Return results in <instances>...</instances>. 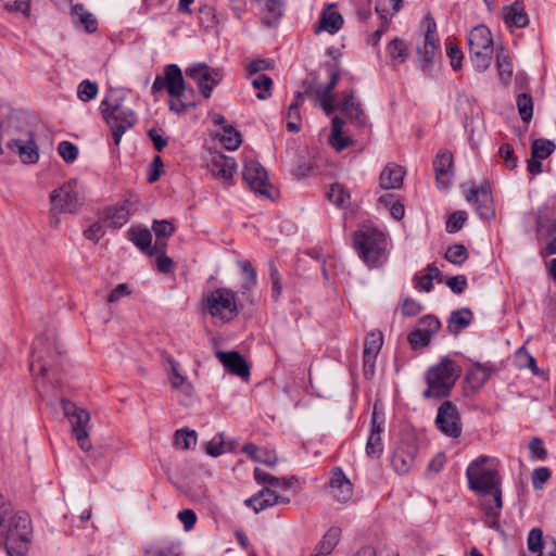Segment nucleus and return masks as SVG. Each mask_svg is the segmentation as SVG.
Instances as JSON below:
<instances>
[{
    "mask_svg": "<svg viewBox=\"0 0 556 556\" xmlns=\"http://www.w3.org/2000/svg\"><path fill=\"white\" fill-rule=\"evenodd\" d=\"M496 458L481 455L469 464L466 477L469 488L481 496V507L489 527L497 526L503 507L501 479Z\"/></svg>",
    "mask_w": 556,
    "mask_h": 556,
    "instance_id": "nucleus-1",
    "label": "nucleus"
},
{
    "mask_svg": "<svg viewBox=\"0 0 556 556\" xmlns=\"http://www.w3.org/2000/svg\"><path fill=\"white\" fill-rule=\"evenodd\" d=\"M31 535L28 514L14 511L0 494V542L3 541L8 556H25Z\"/></svg>",
    "mask_w": 556,
    "mask_h": 556,
    "instance_id": "nucleus-2",
    "label": "nucleus"
},
{
    "mask_svg": "<svg viewBox=\"0 0 556 556\" xmlns=\"http://www.w3.org/2000/svg\"><path fill=\"white\" fill-rule=\"evenodd\" d=\"M99 109L111 129L114 143L118 146L123 135L137 123V115L129 105L126 93L122 90L109 91Z\"/></svg>",
    "mask_w": 556,
    "mask_h": 556,
    "instance_id": "nucleus-3",
    "label": "nucleus"
},
{
    "mask_svg": "<svg viewBox=\"0 0 556 556\" xmlns=\"http://www.w3.org/2000/svg\"><path fill=\"white\" fill-rule=\"evenodd\" d=\"M166 89L172 100L169 109L176 113L185 112L189 106H194V102H187L185 91L187 90L182 72L176 64L166 65L164 75H157L152 84L151 91L155 96Z\"/></svg>",
    "mask_w": 556,
    "mask_h": 556,
    "instance_id": "nucleus-4",
    "label": "nucleus"
},
{
    "mask_svg": "<svg viewBox=\"0 0 556 556\" xmlns=\"http://www.w3.org/2000/svg\"><path fill=\"white\" fill-rule=\"evenodd\" d=\"M460 375L457 364L450 357H443L426 372L428 388L424 391L425 399H442L450 395Z\"/></svg>",
    "mask_w": 556,
    "mask_h": 556,
    "instance_id": "nucleus-5",
    "label": "nucleus"
},
{
    "mask_svg": "<svg viewBox=\"0 0 556 556\" xmlns=\"http://www.w3.org/2000/svg\"><path fill=\"white\" fill-rule=\"evenodd\" d=\"M354 247L368 266H376L386 251V236L377 228L363 226L354 235Z\"/></svg>",
    "mask_w": 556,
    "mask_h": 556,
    "instance_id": "nucleus-6",
    "label": "nucleus"
},
{
    "mask_svg": "<svg viewBox=\"0 0 556 556\" xmlns=\"http://www.w3.org/2000/svg\"><path fill=\"white\" fill-rule=\"evenodd\" d=\"M205 306L215 325H225L238 315L236 294L227 288H217L210 292Z\"/></svg>",
    "mask_w": 556,
    "mask_h": 556,
    "instance_id": "nucleus-7",
    "label": "nucleus"
},
{
    "mask_svg": "<svg viewBox=\"0 0 556 556\" xmlns=\"http://www.w3.org/2000/svg\"><path fill=\"white\" fill-rule=\"evenodd\" d=\"M470 58L478 72L489 68L492 60L493 39L490 29L484 25L473 27L468 35Z\"/></svg>",
    "mask_w": 556,
    "mask_h": 556,
    "instance_id": "nucleus-8",
    "label": "nucleus"
},
{
    "mask_svg": "<svg viewBox=\"0 0 556 556\" xmlns=\"http://www.w3.org/2000/svg\"><path fill=\"white\" fill-rule=\"evenodd\" d=\"M64 416L67 418L72 426V433L76 439L79 447L89 452L91 443L89 441V421L90 414L87 409L77 406L75 403L67 399L61 400Z\"/></svg>",
    "mask_w": 556,
    "mask_h": 556,
    "instance_id": "nucleus-9",
    "label": "nucleus"
},
{
    "mask_svg": "<svg viewBox=\"0 0 556 556\" xmlns=\"http://www.w3.org/2000/svg\"><path fill=\"white\" fill-rule=\"evenodd\" d=\"M35 137L31 125L18 113L10 114L0 122V144L7 142L8 148L17 143H27Z\"/></svg>",
    "mask_w": 556,
    "mask_h": 556,
    "instance_id": "nucleus-10",
    "label": "nucleus"
},
{
    "mask_svg": "<svg viewBox=\"0 0 556 556\" xmlns=\"http://www.w3.org/2000/svg\"><path fill=\"white\" fill-rule=\"evenodd\" d=\"M84 200L76 180L64 182L50 193V202L54 212L74 214L81 207Z\"/></svg>",
    "mask_w": 556,
    "mask_h": 556,
    "instance_id": "nucleus-11",
    "label": "nucleus"
},
{
    "mask_svg": "<svg viewBox=\"0 0 556 556\" xmlns=\"http://www.w3.org/2000/svg\"><path fill=\"white\" fill-rule=\"evenodd\" d=\"M185 73L197 84L205 99L211 98L213 89L223 79V72L219 68L208 66L206 63L191 64L186 68Z\"/></svg>",
    "mask_w": 556,
    "mask_h": 556,
    "instance_id": "nucleus-12",
    "label": "nucleus"
},
{
    "mask_svg": "<svg viewBox=\"0 0 556 556\" xmlns=\"http://www.w3.org/2000/svg\"><path fill=\"white\" fill-rule=\"evenodd\" d=\"M435 425L443 434L450 438L460 437L463 425L456 405L451 401L443 402L438 409Z\"/></svg>",
    "mask_w": 556,
    "mask_h": 556,
    "instance_id": "nucleus-13",
    "label": "nucleus"
},
{
    "mask_svg": "<svg viewBox=\"0 0 556 556\" xmlns=\"http://www.w3.org/2000/svg\"><path fill=\"white\" fill-rule=\"evenodd\" d=\"M466 200L477 206L476 211L481 218L491 219L494 217L493 198L488 181H484L479 187L472 182L466 194Z\"/></svg>",
    "mask_w": 556,
    "mask_h": 556,
    "instance_id": "nucleus-14",
    "label": "nucleus"
},
{
    "mask_svg": "<svg viewBox=\"0 0 556 556\" xmlns=\"http://www.w3.org/2000/svg\"><path fill=\"white\" fill-rule=\"evenodd\" d=\"M242 178L254 192L269 197L267 172L260 162L247 161L242 169Z\"/></svg>",
    "mask_w": 556,
    "mask_h": 556,
    "instance_id": "nucleus-15",
    "label": "nucleus"
},
{
    "mask_svg": "<svg viewBox=\"0 0 556 556\" xmlns=\"http://www.w3.org/2000/svg\"><path fill=\"white\" fill-rule=\"evenodd\" d=\"M236 168L237 163L233 157L220 153H211V157L207 161V169L215 178L220 179L225 185L232 184Z\"/></svg>",
    "mask_w": 556,
    "mask_h": 556,
    "instance_id": "nucleus-16",
    "label": "nucleus"
},
{
    "mask_svg": "<svg viewBox=\"0 0 556 556\" xmlns=\"http://www.w3.org/2000/svg\"><path fill=\"white\" fill-rule=\"evenodd\" d=\"M424 24L426 26L425 42L422 48H417V53L424 66H428L439 51L440 46L435 35L437 24L434 18L428 14L424 20Z\"/></svg>",
    "mask_w": 556,
    "mask_h": 556,
    "instance_id": "nucleus-17",
    "label": "nucleus"
},
{
    "mask_svg": "<svg viewBox=\"0 0 556 556\" xmlns=\"http://www.w3.org/2000/svg\"><path fill=\"white\" fill-rule=\"evenodd\" d=\"M383 336L381 332H371L367 336L364 343L363 363L366 377L375 372L376 358L382 348Z\"/></svg>",
    "mask_w": 556,
    "mask_h": 556,
    "instance_id": "nucleus-18",
    "label": "nucleus"
},
{
    "mask_svg": "<svg viewBox=\"0 0 556 556\" xmlns=\"http://www.w3.org/2000/svg\"><path fill=\"white\" fill-rule=\"evenodd\" d=\"M340 111L356 126L364 127L367 124V117L358 100L354 97V91L346 90L342 93L339 102Z\"/></svg>",
    "mask_w": 556,
    "mask_h": 556,
    "instance_id": "nucleus-19",
    "label": "nucleus"
},
{
    "mask_svg": "<svg viewBox=\"0 0 556 556\" xmlns=\"http://www.w3.org/2000/svg\"><path fill=\"white\" fill-rule=\"evenodd\" d=\"M215 356L228 372L236 375L242 379L249 378V365L239 352L216 351Z\"/></svg>",
    "mask_w": 556,
    "mask_h": 556,
    "instance_id": "nucleus-20",
    "label": "nucleus"
},
{
    "mask_svg": "<svg viewBox=\"0 0 556 556\" xmlns=\"http://www.w3.org/2000/svg\"><path fill=\"white\" fill-rule=\"evenodd\" d=\"M437 185L440 189H446L453 177V154L447 150H441L433 160Z\"/></svg>",
    "mask_w": 556,
    "mask_h": 556,
    "instance_id": "nucleus-21",
    "label": "nucleus"
},
{
    "mask_svg": "<svg viewBox=\"0 0 556 556\" xmlns=\"http://www.w3.org/2000/svg\"><path fill=\"white\" fill-rule=\"evenodd\" d=\"M130 240L134 242V244L143 253H146L149 256H152L159 251H163L166 249V241H155L154 245L152 247V235L149 229L147 228H131L129 230Z\"/></svg>",
    "mask_w": 556,
    "mask_h": 556,
    "instance_id": "nucleus-22",
    "label": "nucleus"
},
{
    "mask_svg": "<svg viewBox=\"0 0 556 556\" xmlns=\"http://www.w3.org/2000/svg\"><path fill=\"white\" fill-rule=\"evenodd\" d=\"M330 490L332 497L340 503H346L352 497V483L339 467L331 471Z\"/></svg>",
    "mask_w": 556,
    "mask_h": 556,
    "instance_id": "nucleus-23",
    "label": "nucleus"
},
{
    "mask_svg": "<svg viewBox=\"0 0 556 556\" xmlns=\"http://www.w3.org/2000/svg\"><path fill=\"white\" fill-rule=\"evenodd\" d=\"M383 432L382 422L377 421L376 409L371 416V430L366 444V452L370 457H380L383 452L381 433Z\"/></svg>",
    "mask_w": 556,
    "mask_h": 556,
    "instance_id": "nucleus-24",
    "label": "nucleus"
},
{
    "mask_svg": "<svg viewBox=\"0 0 556 556\" xmlns=\"http://www.w3.org/2000/svg\"><path fill=\"white\" fill-rule=\"evenodd\" d=\"M405 170L402 166L390 163L381 172L379 177V185L382 189H396L403 184Z\"/></svg>",
    "mask_w": 556,
    "mask_h": 556,
    "instance_id": "nucleus-25",
    "label": "nucleus"
},
{
    "mask_svg": "<svg viewBox=\"0 0 556 556\" xmlns=\"http://www.w3.org/2000/svg\"><path fill=\"white\" fill-rule=\"evenodd\" d=\"M244 504L252 507L255 513H260L267 507L279 504V495L269 488H263L258 493L244 501Z\"/></svg>",
    "mask_w": 556,
    "mask_h": 556,
    "instance_id": "nucleus-26",
    "label": "nucleus"
},
{
    "mask_svg": "<svg viewBox=\"0 0 556 556\" xmlns=\"http://www.w3.org/2000/svg\"><path fill=\"white\" fill-rule=\"evenodd\" d=\"M343 25L342 15L334 10V4H329L327 9L320 15L319 25L316 28V33L325 30L331 35L338 33Z\"/></svg>",
    "mask_w": 556,
    "mask_h": 556,
    "instance_id": "nucleus-27",
    "label": "nucleus"
},
{
    "mask_svg": "<svg viewBox=\"0 0 556 556\" xmlns=\"http://www.w3.org/2000/svg\"><path fill=\"white\" fill-rule=\"evenodd\" d=\"M473 319V314L470 308L464 307L451 313L447 320V330L452 334H458L462 330L467 328Z\"/></svg>",
    "mask_w": 556,
    "mask_h": 556,
    "instance_id": "nucleus-28",
    "label": "nucleus"
},
{
    "mask_svg": "<svg viewBox=\"0 0 556 556\" xmlns=\"http://www.w3.org/2000/svg\"><path fill=\"white\" fill-rule=\"evenodd\" d=\"M495 372L493 365L475 363L466 375V379L473 387H482Z\"/></svg>",
    "mask_w": 556,
    "mask_h": 556,
    "instance_id": "nucleus-29",
    "label": "nucleus"
},
{
    "mask_svg": "<svg viewBox=\"0 0 556 556\" xmlns=\"http://www.w3.org/2000/svg\"><path fill=\"white\" fill-rule=\"evenodd\" d=\"M46 338L38 337L33 343L31 349V361L29 364V369L33 374L38 370V374L45 375L48 370V365L45 362V346H46Z\"/></svg>",
    "mask_w": 556,
    "mask_h": 556,
    "instance_id": "nucleus-30",
    "label": "nucleus"
},
{
    "mask_svg": "<svg viewBox=\"0 0 556 556\" xmlns=\"http://www.w3.org/2000/svg\"><path fill=\"white\" fill-rule=\"evenodd\" d=\"M415 464V450L410 448H397L392 457V466L400 473H407Z\"/></svg>",
    "mask_w": 556,
    "mask_h": 556,
    "instance_id": "nucleus-31",
    "label": "nucleus"
},
{
    "mask_svg": "<svg viewBox=\"0 0 556 556\" xmlns=\"http://www.w3.org/2000/svg\"><path fill=\"white\" fill-rule=\"evenodd\" d=\"M13 153L17 154L21 162L24 164H35L39 160V149L35 141V137L30 138L27 143H17L13 148H8Z\"/></svg>",
    "mask_w": 556,
    "mask_h": 556,
    "instance_id": "nucleus-32",
    "label": "nucleus"
},
{
    "mask_svg": "<svg viewBox=\"0 0 556 556\" xmlns=\"http://www.w3.org/2000/svg\"><path fill=\"white\" fill-rule=\"evenodd\" d=\"M504 18L506 24L519 28L526 27L529 23L528 15L525 12L523 7L518 2L504 8Z\"/></svg>",
    "mask_w": 556,
    "mask_h": 556,
    "instance_id": "nucleus-33",
    "label": "nucleus"
},
{
    "mask_svg": "<svg viewBox=\"0 0 556 556\" xmlns=\"http://www.w3.org/2000/svg\"><path fill=\"white\" fill-rule=\"evenodd\" d=\"M387 54L393 65L402 64L409 54L408 46L404 40L395 38L388 45Z\"/></svg>",
    "mask_w": 556,
    "mask_h": 556,
    "instance_id": "nucleus-34",
    "label": "nucleus"
},
{
    "mask_svg": "<svg viewBox=\"0 0 556 556\" xmlns=\"http://www.w3.org/2000/svg\"><path fill=\"white\" fill-rule=\"evenodd\" d=\"M72 17L75 23L80 24L86 31L92 33L97 29V20L92 13L85 10L81 4H76L72 8Z\"/></svg>",
    "mask_w": 556,
    "mask_h": 556,
    "instance_id": "nucleus-35",
    "label": "nucleus"
},
{
    "mask_svg": "<svg viewBox=\"0 0 556 556\" xmlns=\"http://www.w3.org/2000/svg\"><path fill=\"white\" fill-rule=\"evenodd\" d=\"M129 202L125 201L109 211V223L113 228H121L124 226L130 216Z\"/></svg>",
    "mask_w": 556,
    "mask_h": 556,
    "instance_id": "nucleus-36",
    "label": "nucleus"
},
{
    "mask_svg": "<svg viewBox=\"0 0 556 556\" xmlns=\"http://www.w3.org/2000/svg\"><path fill=\"white\" fill-rule=\"evenodd\" d=\"M169 382L172 388L176 390L179 395L185 397L181 400V403L188 405L194 393L193 386L189 379L184 375L174 376L172 379H169Z\"/></svg>",
    "mask_w": 556,
    "mask_h": 556,
    "instance_id": "nucleus-37",
    "label": "nucleus"
},
{
    "mask_svg": "<svg viewBox=\"0 0 556 556\" xmlns=\"http://www.w3.org/2000/svg\"><path fill=\"white\" fill-rule=\"evenodd\" d=\"M327 197L331 203L340 207H346L350 204L351 194L341 184L334 182L330 186Z\"/></svg>",
    "mask_w": 556,
    "mask_h": 556,
    "instance_id": "nucleus-38",
    "label": "nucleus"
},
{
    "mask_svg": "<svg viewBox=\"0 0 556 556\" xmlns=\"http://www.w3.org/2000/svg\"><path fill=\"white\" fill-rule=\"evenodd\" d=\"M233 447V443H226L224 439V433L219 432L216 435H214L211 441L207 442L205 451L210 456L217 457L224 454L225 452L232 451Z\"/></svg>",
    "mask_w": 556,
    "mask_h": 556,
    "instance_id": "nucleus-39",
    "label": "nucleus"
},
{
    "mask_svg": "<svg viewBox=\"0 0 556 556\" xmlns=\"http://www.w3.org/2000/svg\"><path fill=\"white\" fill-rule=\"evenodd\" d=\"M344 121L334 116L331 122V136L330 141L338 151L349 147L350 141L348 138L342 137Z\"/></svg>",
    "mask_w": 556,
    "mask_h": 556,
    "instance_id": "nucleus-40",
    "label": "nucleus"
},
{
    "mask_svg": "<svg viewBox=\"0 0 556 556\" xmlns=\"http://www.w3.org/2000/svg\"><path fill=\"white\" fill-rule=\"evenodd\" d=\"M496 67L498 77L504 84H508L513 76V62L511 59L503 49L497 52Z\"/></svg>",
    "mask_w": 556,
    "mask_h": 556,
    "instance_id": "nucleus-41",
    "label": "nucleus"
},
{
    "mask_svg": "<svg viewBox=\"0 0 556 556\" xmlns=\"http://www.w3.org/2000/svg\"><path fill=\"white\" fill-rule=\"evenodd\" d=\"M340 535L341 530L339 528H330L318 543L316 549L319 551L320 554L329 555L339 543Z\"/></svg>",
    "mask_w": 556,
    "mask_h": 556,
    "instance_id": "nucleus-42",
    "label": "nucleus"
},
{
    "mask_svg": "<svg viewBox=\"0 0 556 556\" xmlns=\"http://www.w3.org/2000/svg\"><path fill=\"white\" fill-rule=\"evenodd\" d=\"M282 0H267L265 3L266 15L264 24L268 27L276 25L282 15Z\"/></svg>",
    "mask_w": 556,
    "mask_h": 556,
    "instance_id": "nucleus-43",
    "label": "nucleus"
},
{
    "mask_svg": "<svg viewBox=\"0 0 556 556\" xmlns=\"http://www.w3.org/2000/svg\"><path fill=\"white\" fill-rule=\"evenodd\" d=\"M251 84L253 88L258 90L256 97L260 100H266L271 96L273 80L269 76L265 74H260L257 76H252Z\"/></svg>",
    "mask_w": 556,
    "mask_h": 556,
    "instance_id": "nucleus-44",
    "label": "nucleus"
},
{
    "mask_svg": "<svg viewBox=\"0 0 556 556\" xmlns=\"http://www.w3.org/2000/svg\"><path fill=\"white\" fill-rule=\"evenodd\" d=\"M556 146L548 139H535L531 146L532 159L544 160L548 157L555 150Z\"/></svg>",
    "mask_w": 556,
    "mask_h": 556,
    "instance_id": "nucleus-45",
    "label": "nucleus"
},
{
    "mask_svg": "<svg viewBox=\"0 0 556 556\" xmlns=\"http://www.w3.org/2000/svg\"><path fill=\"white\" fill-rule=\"evenodd\" d=\"M403 0H376L375 10L380 20H389L388 14L395 15L402 8Z\"/></svg>",
    "mask_w": 556,
    "mask_h": 556,
    "instance_id": "nucleus-46",
    "label": "nucleus"
},
{
    "mask_svg": "<svg viewBox=\"0 0 556 556\" xmlns=\"http://www.w3.org/2000/svg\"><path fill=\"white\" fill-rule=\"evenodd\" d=\"M517 108L522 122L529 123L533 116V100L532 97L526 92L517 96Z\"/></svg>",
    "mask_w": 556,
    "mask_h": 556,
    "instance_id": "nucleus-47",
    "label": "nucleus"
},
{
    "mask_svg": "<svg viewBox=\"0 0 556 556\" xmlns=\"http://www.w3.org/2000/svg\"><path fill=\"white\" fill-rule=\"evenodd\" d=\"M220 142L227 150H236L242 142L241 135L232 126H225Z\"/></svg>",
    "mask_w": 556,
    "mask_h": 556,
    "instance_id": "nucleus-48",
    "label": "nucleus"
},
{
    "mask_svg": "<svg viewBox=\"0 0 556 556\" xmlns=\"http://www.w3.org/2000/svg\"><path fill=\"white\" fill-rule=\"evenodd\" d=\"M242 274L244 275V282L242 285V293L250 292L251 289L256 285V270L248 261L238 262Z\"/></svg>",
    "mask_w": 556,
    "mask_h": 556,
    "instance_id": "nucleus-49",
    "label": "nucleus"
},
{
    "mask_svg": "<svg viewBox=\"0 0 556 556\" xmlns=\"http://www.w3.org/2000/svg\"><path fill=\"white\" fill-rule=\"evenodd\" d=\"M152 230L155 233L156 241H165V239L169 238L175 232V226L166 219H154Z\"/></svg>",
    "mask_w": 556,
    "mask_h": 556,
    "instance_id": "nucleus-50",
    "label": "nucleus"
},
{
    "mask_svg": "<svg viewBox=\"0 0 556 556\" xmlns=\"http://www.w3.org/2000/svg\"><path fill=\"white\" fill-rule=\"evenodd\" d=\"M254 478L258 483L269 484L273 486L288 488L291 484L286 478H277L260 468L254 469Z\"/></svg>",
    "mask_w": 556,
    "mask_h": 556,
    "instance_id": "nucleus-51",
    "label": "nucleus"
},
{
    "mask_svg": "<svg viewBox=\"0 0 556 556\" xmlns=\"http://www.w3.org/2000/svg\"><path fill=\"white\" fill-rule=\"evenodd\" d=\"M275 66V63L270 59H256L251 62H249L245 66L247 76H257L263 71L273 70Z\"/></svg>",
    "mask_w": 556,
    "mask_h": 556,
    "instance_id": "nucleus-52",
    "label": "nucleus"
},
{
    "mask_svg": "<svg viewBox=\"0 0 556 556\" xmlns=\"http://www.w3.org/2000/svg\"><path fill=\"white\" fill-rule=\"evenodd\" d=\"M98 94V85L88 79L83 80L77 87V97L83 102L94 99Z\"/></svg>",
    "mask_w": 556,
    "mask_h": 556,
    "instance_id": "nucleus-53",
    "label": "nucleus"
},
{
    "mask_svg": "<svg viewBox=\"0 0 556 556\" xmlns=\"http://www.w3.org/2000/svg\"><path fill=\"white\" fill-rule=\"evenodd\" d=\"M174 439L175 444L182 450H189L197 444V433L193 430H177Z\"/></svg>",
    "mask_w": 556,
    "mask_h": 556,
    "instance_id": "nucleus-54",
    "label": "nucleus"
},
{
    "mask_svg": "<svg viewBox=\"0 0 556 556\" xmlns=\"http://www.w3.org/2000/svg\"><path fill=\"white\" fill-rule=\"evenodd\" d=\"M445 258L453 264L460 265L468 258L467 249L463 244L451 245L445 252Z\"/></svg>",
    "mask_w": 556,
    "mask_h": 556,
    "instance_id": "nucleus-55",
    "label": "nucleus"
},
{
    "mask_svg": "<svg viewBox=\"0 0 556 556\" xmlns=\"http://www.w3.org/2000/svg\"><path fill=\"white\" fill-rule=\"evenodd\" d=\"M60 156L66 163H73L78 155V148L70 141H61L58 147Z\"/></svg>",
    "mask_w": 556,
    "mask_h": 556,
    "instance_id": "nucleus-56",
    "label": "nucleus"
},
{
    "mask_svg": "<svg viewBox=\"0 0 556 556\" xmlns=\"http://www.w3.org/2000/svg\"><path fill=\"white\" fill-rule=\"evenodd\" d=\"M543 532L539 528H533L528 534L527 545L528 549L533 553H542L543 548Z\"/></svg>",
    "mask_w": 556,
    "mask_h": 556,
    "instance_id": "nucleus-57",
    "label": "nucleus"
},
{
    "mask_svg": "<svg viewBox=\"0 0 556 556\" xmlns=\"http://www.w3.org/2000/svg\"><path fill=\"white\" fill-rule=\"evenodd\" d=\"M467 220V213L465 211L454 212L446 222V231L448 233L457 232Z\"/></svg>",
    "mask_w": 556,
    "mask_h": 556,
    "instance_id": "nucleus-58",
    "label": "nucleus"
},
{
    "mask_svg": "<svg viewBox=\"0 0 556 556\" xmlns=\"http://www.w3.org/2000/svg\"><path fill=\"white\" fill-rule=\"evenodd\" d=\"M431 334L420 327H416L408 336V341L414 348L426 346L430 342Z\"/></svg>",
    "mask_w": 556,
    "mask_h": 556,
    "instance_id": "nucleus-59",
    "label": "nucleus"
},
{
    "mask_svg": "<svg viewBox=\"0 0 556 556\" xmlns=\"http://www.w3.org/2000/svg\"><path fill=\"white\" fill-rule=\"evenodd\" d=\"M551 478V471L547 467H539L531 475L532 485L535 490H542L545 482Z\"/></svg>",
    "mask_w": 556,
    "mask_h": 556,
    "instance_id": "nucleus-60",
    "label": "nucleus"
},
{
    "mask_svg": "<svg viewBox=\"0 0 556 556\" xmlns=\"http://www.w3.org/2000/svg\"><path fill=\"white\" fill-rule=\"evenodd\" d=\"M500 156L504 160L508 169H514L517 166V159L515 156L514 148L509 143H504L500 147Z\"/></svg>",
    "mask_w": 556,
    "mask_h": 556,
    "instance_id": "nucleus-61",
    "label": "nucleus"
},
{
    "mask_svg": "<svg viewBox=\"0 0 556 556\" xmlns=\"http://www.w3.org/2000/svg\"><path fill=\"white\" fill-rule=\"evenodd\" d=\"M418 327L433 336L441 328V323L435 316L427 315L419 319Z\"/></svg>",
    "mask_w": 556,
    "mask_h": 556,
    "instance_id": "nucleus-62",
    "label": "nucleus"
},
{
    "mask_svg": "<svg viewBox=\"0 0 556 556\" xmlns=\"http://www.w3.org/2000/svg\"><path fill=\"white\" fill-rule=\"evenodd\" d=\"M303 100H304V93L296 92L295 99L288 108V112H287L288 121L301 122L300 106L303 103Z\"/></svg>",
    "mask_w": 556,
    "mask_h": 556,
    "instance_id": "nucleus-63",
    "label": "nucleus"
},
{
    "mask_svg": "<svg viewBox=\"0 0 556 556\" xmlns=\"http://www.w3.org/2000/svg\"><path fill=\"white\" fill-rule=\"evenodd\" d=\"M446 285L455 294H460L467 287V278L464 275L453 276L446 279Z\"/></svg>",
    "mask_w": 556,
    "mask_h": 556,
    "instance_id": "nucleus-64",
    "label": "nucleus"
}]
</instances>
